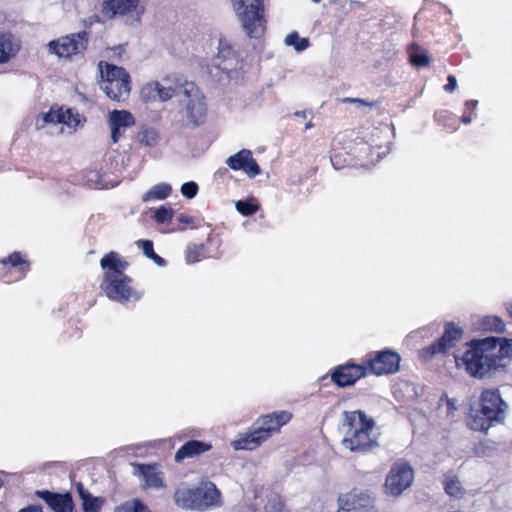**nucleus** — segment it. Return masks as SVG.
Masks as SVG:
<instances>
[{
  "label": "nucleus",
  "mask_w": 512,
  "mask_h": 512,
  "mask_svg": "<svg viewBox=\"0 0 512 512\" xmlns=\"http://www.w3.org/2000/svg\"><path fill=\"white\" fill-rule=\"evenodd\" d=\"M19 512H42V509L37 506H30V507L21 509Z\"/></svg>",
  "instance_id": "nucleus-46"
},
{
  "label": "nucleus",
  "mask_w": 512,
  "mask_h": 512,
  "mask_svg": "<svg viewBox=\"0 0 512 512\" xmlns=\"http://www.w3.org/2000/svg\"><path fill=\"white\" fill-rule=\"evenodd\" d=\"M476 325L479 329L485 331L502 332L505 328L503 320L498 316H485Z\"/></svg>",
  "instance_id": "nucleus-30"
},
{
  "label": "nucleus",
  "mask_w": 512,
  "mask_h": 512,
  "mask_svg": "<svg viewBox=\"0 0 512 512\" xmlns=\"http://www.w3.org/2000/svg\"><path fill=\"white\" fill-rule=\"evenodd\" d=\"M86 45L87 33L81 32L51 41L48 47L50 52L55 53L59 57H70L73 54L82 52Z\"/></svg>",
  "instance_id": "nucleus-13"
},
{
  "label": "nucleus",
  "mask_w": 512,
  "mask_h": 512,
  "mask_svg": "<svg viewBox=\"0 0 512 512\" xmlns=\"http://www.w3.org/2000/svg\"><path fill=\"white\" fill-rule=\"evenodd\" d=\"M430 61V57L426 54H414L411 56V62L416 67H425Z\"/></svg>",
  "instance_id": "nucleus-40"
},
{
  "label": "nucleus",
  "mask_w": 512,
  "mask_h": 512,
  "mask_svg": "<svg viewBox=\"0 0 512 512\" xmlns=\"http://www.w3.org/2000/svg\"><path fill=\"white\" fill-rule=\"evenodd\" d=\"M444 489L445 492L452 498L460 499L465 494V489L459 477L453 472H448L444 476Z\"/></svg>",
  "instance_id": "nucleus-27"
},
{
  "label": "nucleus",
  "mask_w": 512,
  "mask_h": 512,
  "mask_svg": "<svg viewBox=\"0 0 512 512\" xmlns=\"http://www.w3.org/2000/svg\"><path fill=\"white\" fill-rule=\"evenodd\" d=\"M339 430L343 435L341 444L351 452H367L378 446L376 423L363 411H344Z\"/></svg>",
  "instance_id": "nucleus-2"
},
{
  "label": "nucleus",
  "mask_w": 512,
  "mask_h": 512,
  "mask_svg": "<svg viewBox=\"0 0 512 512\" xmlns=\"http://www.w3.org/2000/svg\"><path fill=\"white\" fill-rule=\"evenodd\" d=\"M114 512H150L149 509L139 500L125 502L116 507Z\"/></svg>",
  "instance_id": "nucleus-33"
},
{
  "label": "nucleus",
  "mask_w": 512,
  "mask_h": 512,
  "mask_svg": "<svg viewBox=\"0 0 512 512\" xmlns=\"http://www.w3.org/2000/svg\"><path fill=\"white\" fill-rule=\"evenodd\" d=\"M100 265L103 269L110 270V272H106L102 284L110 299L124 302L130 299L138 300L140 298V295L134 292L129 286V278L123 277L122 279H118V276H121L126 269L127 263L121 260L117 253L110 252L105 255L101 259Z\"/></svg>",
  "instance_id": "nucleus-3"
},
{
  "label": "nucleus",
  "mask_w": 512,
  "mask_h": 512,
  "mask_svg": "<svg viewBox=\"0 0 512 512\" xmlns=\"http://www.w3.org/2000/svg\"><path fill=\"white\" fill-rule=\"evenodd\" d=\"M178 221L186 225L192 224L194 222L193 218L188 215H180L178 217Z\"/></svg>",
  "instance_id": "nucleus-45"
},
{
  "label": "nucleus",
  "mask_w": 512,
  "mask_h": 512,
  "mask_svg": "<svg viewBox=\"0 0 512 512\" xmlns=\"http://www.w3.org/2000/svg\"><path fill=\"white\" fill-rule=\"evenodd\" d=\"M4 263H9L11 266L15 267L21 264H24L25 262L21 259V256L19 253H13L6 260L3 261Z\"/></svg>",
  "instance_id": "nucleus-42"
},
{
  "label": "nucleus",
  "mask_w": 512,
  "mask_h": 512,
  "mask_svg": "<svg viewBox=\"0 0 512 512\" xmlns=\"http://www.w3.org/2000/svg\"><path fill=\"white\" fill-rule=\"evenodd\" d=\"M153 218L158 224H164L172 220L173 210L170 207L162 206L154 211Z\"/></svg>",
  "instance_id": "nucleus-34"
},
{
  "label": "nucleus",
  "mask_w": 512,
  "mask_h": 512,
  "mask_svg": "<svg viewBox=\"0 0 512 512\" xmlns=\"http://www.w3.org/2000/svg\"><path fill=\"white\" fill-rule=\"evenodd\" d=\"M154 261L160 264V263H162L164 260H163L160 256H158V255H157L156 260H154Z\"/></svg>",
  "instance_id": "nucleus-51"
},
{
  "label": "nucleus",
  "mask_w": 512,
  "mask_h": 512,
  "mask_svg": "<svg viewBox=\"0 0 512 512\" xmlns=\"http://www.w3.org/2000/svg\"><path fill=\"white\" fill-rule=\"evenodd\" d=\"M506 409L507 404L499 390H484L480 397V408L471 409L468 425L475 431H488L490 427L504 420Z\"/></svg>",
  "instance_id": "nucleus-4"
},
{
  "label": "nucleus",
  "mask_w": 512,
  "mask_h": 512,
  "mask_svg": "<svg viewBox=\"0 0 512 512\" xmlns=\"http://www.w3.org/2000/svg\"><path fill=\"white\" fill-rule=\"evenodd\" d=\"M312 127H313L312 122H308V123H306V125H305V129H306V130H308V129L312 128Z\"/></svg>",
  "instance_id": "nucleus-50"
},
{
  "label": "nucleus",
  "mask_w": 512,
  "mask_h": 512,
  "mask_svg": "<svg viewBox=\"0 0 512 512\" xmlns=\"http://www.w3.org/2000/svg\"><path fill=\"white\" fill-rule=\"evenodd\" d=\"M462 121L466 124L470 123L472 121V117L470 115H463Z\"/></svg>",
  "instance_id": "nucleus-49"
},
{
  "label": "nucleus",
  "mask_w": 512,
  "mask_h": 512,
  "mask_svg": "<svg viewBox=\"0 0 512 512\" xmlns=\"http://www.w3.org/2000/svg\"><path fill=\"white\" fill-rule=\"evenodd\" d=\"M220 492L216 486L207 482L199 487L190 488L180 485L174 493V501L183 509L205 510L219 503Z\"/></svg>",
  "instance_id": "nucleus-6"
},
{
  "label": "nucleus",
  "mask_w": 512,
  "mask_h": 512,
  "mask_svg": "<svg viewBox=\"0 0 512 512\" xmlns=\"http://www.w3.org/2000/svg\"><path fill=\"white\" fill-rule=\"evenodd\" d=\"M159 139V134L154 128L143 127L136 134V141L142 146L154 147Z\"/></svg>",
  "instance_id": "nucleus-29"
},
{
  "label": "nucleus",
  "mask_w": 512,
  "mask_h": 512,
  "mask_svg": "<svg viewBox=\"0 0 512 512\" xmlns=\"http://www.w3.org/2000/svg\"><path fill=\"white\" fill-rule=\"evenodd\" d=\"M231 3L246 36L260 38L267 23L264 0H231Z\"/></svg>",
  "instance_id": "nucleus-5"
},
{
  "label": "nucleus",
  "mask_w": 512,
  "mask_h": 512,
  "mask_svg": "<svg viewBox=\"0 0 512 512\" xmlns=\"http://www.w3.org/2000/svg\"><path fill=\"white\" fill-rule=\"evenodd\" d=\"M62 115L63 117H61V123L69 128V132H71V130H75L81 123L80 115L74 113L70 108H62Z\"/></svg>",
  "instance_id": "nucleus-32"
},
{
  "label": "nucleus",
  "mask_w": 512,
  "mask_h": 512,
  "mask_svg": "<svg viewBox=\"0 0 512 512\" xmlns=\"http://www.w3.org/2000/svg\"><path fill=\"white\" fill-rule=\"evenodd\" d=\"M19 50V46L14 42L9 34H0V64L9 62Z\"/></svg>",
  "instance_id": "nucleus-26"
},
{
  "label": "nucleus",
  "mask_w": 512,
  "mask_h": 512,
  "mask_svg": "<svg viewBox=\"0 0 512 512\" xmlns=\"http://www.w3.org/2000/svg\"><path fill=\"white\" fill-rule=\"evenodd\" d=\"M314 3H319L321 0H311Z\"/></svg>",
  "instance_id": "nucleus-52"
},
{
  "label": "nucleus",
  "mask_w": 512,
  "mask_h": 512,
  "mask_svg": "<svg viewBox=\"0 0 512 512\" xmlns=\"http://www.w3.org/2000/svg\"><path fill=\"white\" fill-rule=\"evenodd\" d=\"M341 101L343 103H354V104L357 105L358 108H362V107H375L376 106L375 102H369L367 100L360 99V98H350V97H347V98L342 99Z\"/></svg>",
  "instance_id": "nucleus-41"
},
{
  "label": "nucleus",
  "mask_w": 512,
  "mask_h": 512,
  "mask_svg": "<svg viewBox=\"0 0 512 512\" xmlns=\"http://www.w3.org/2000/svg\"><path fill=\"white\" fill-rule=\"evenodd\" d=\"M226 164L232 170L243 171L250 178H254L261 172L259 165L252 157L251 151L247 149H242L236 154L228 157Z\"/></svg>",
  "instance_id": "nucleus-16"
},
{
  "label": "nucleus",
  "mask_w": 512,
  "mask_h": 512,
  "mask_svg": "<svg viewBox=\"0 0 512 512\" xmlns=\"http://www.w3.org/2000/svg\"><path fill=\"white\" fill-rule=\"evenodd\" d=\"M236 63L237 59L231 51L230 47H221L215 59L214 66L229 75L230 72L235 68Z\"/></svg>",
  "instance_id": "nucleus-25"
},
{
  "label": "nucleus",
  "mask_w": 512,
  "mask_h": 512,
  "mask_svg": "<svg viewBox=\"0 0 512 512\" xmlns=\"http://www.w3.org/2000/svg\"><path fill=\"white\" fill-rule=\"evenodd\" d=\"M505 358H512V339L489 337L475 341L462 355H455L458 367L464 366L466 371L478 378L499 367H504Z\"/></svg>",
  "instance_id": "nucleus-1"
},
{
  "label": "nucleus",
  "mask_w": 512,
  "mask_h": 512,
  "mask_svg": "<svg viewBox=\"0 0 512 512\" xmlns=\"http://www.w3.org/2000/svg\"><path fill=\"white\" fill-rule=\"evenodd\" d=\"M136 244L142 248L146 257L156 260L157 254L154 252L153 243L150 240H139Z\"/></svg>",
  "instance_id": "nucleus-37"
},
{
  "label": "nucleus",
  "mask_w": 512,
  "mask_h": 512,
  "mask_svg": "<svg viewBox=\"0 0 512 512\" xmlns=\"http://www.w3.org/2000/svg\"><path fill=\"white\" fill-rule=\"evenodd\" d=\"M294 115L298 118L305 119L307 117V111H296Z\"/></svg>",
  "instance_id": "nucleus-47"
},
{
  "label": "nucleus",
  "mask_w": 512,
  "mask_h": 512,
  "mask_svg": "<svg viewBox=\"0 0 512 512\" xmlns=\"http://www.w3.org/2000/svg\"><path fill=\"white\" fill-rule=\"evenodd\" d=\"M292 418V414L288 411H275L260 416L253 424L261 434L263 439L267 441L273 434L279 433L282 426L287 424Z\"/></svg>",
  "instance_id": "nucleus-14"
},
{
  "label": "nucleus",
  "mask_w": 512,
  "mask_h": 512,
  "mask_svg": "<svg viewBox=\"0 0 512 512\" xmlns=\"http://www.w3.org/2000/svg\"><path fill=\"white\" fill-rule=\"evenodd\" d=\"M284 43L287 46H293L297 52H302L306 50L309 46V41L307 38H300L297 32L289 33L285 39Z\"/></svg>",
  "instance_id": "nucleus-31"
},
{
  "label": "nucleus",
  "mask_w": 512,
  "mask_h": 512,
  "mask_svg": "<svg viewBox=\"0 0 512 512\" xmlns=\"http://www.w3.org/2000/svg\"><path fill=\"white\" fill-rule=\"evenodd\" d=\"M139 0H105L102 4V13L108 18L124 15L136 10Z\"/></svg>",
  "instance_id": "nucleus-20"
},
{
  "label": "nucleus",
  "mask_w": 512,
  "mask_h": 512,
  "mask_svg": "<svg viewBox=\"0 0 512 512\" xmlns=\"http://www.w3.org/2000/svg\"><path fill=\"white\" fill-rule=\"evenodd\" d=\"M76 489L79 495V498L82 501V508L84 512H99L102 505L104 504V499L101 497L93 496L81 483L76 484Z\"/></svg>",
  "instance_id": "nucleus-24"
},
{
  "label": "nucleus",
  "mask_w": 512,
  "mask_h": 512,
  "mask_svg": "<svg viewBox=\"0 0 512 512\" xmlns=\"http://www.w3.org/2000/svg\"><path fill=\"white\" fill-rule=\"evenodd\" d=\"M509 311H510V313H512V306H511V309L509 308Z\"/></svg>",
  "instance_id": "nucleus-54"
},
{
  "label": "nucleus",
  "mask_w": 512,
  "mask_h": 512,
  "mask_svg": "<svg viewBox=\"0 0 512 512\" xmlns=\"http://www.w3.org/2000/svg\"><path fill=\"white\" fill-rule=\"evenodd\" d=\"M211 449V445L202 441L191 440L181 446L175 454V461L181 462L185 458H192Z\"/></svg>",
  "instance_id": "nucleus-23"
},
{
  "label": "nucleus",
  "mask_w": 512,
  "mask_h": 512,
  "mask_svg": "<svg viewBox=\"0 0 512 512\" xmlns=\"http://www.w3.org/2000/svg\"><path fill=\"white\" fill-rule=\"evenodd\" d=\"M400 357L397 353L385 350L378 352L376 356L369 360L367 371L375 375L392 374L399 369Z\"/></svg>",
  "instance_id": "nucleus-15"
},
{
  "label": "nucleus",
  "mask_w": 512,
  "mask_h": 512,
  "mask_svg": "<svg viewBox=\"0 0 512 512\" xmlns=\"http://www.w3.org/2000/svg\"><path fill=\"white\" fill-rule=\"evenodd\" d=\"M184 83L176 76H166L161 81L146 83L140 92L145 102L168 101L174 96H181Z\"/></svg>",
  "instance_id": "nucleus-9"
},
{
  "label": "nucleus",
  "mask_w": 512,
  "mask_h": 512,
  "mask_svg": "<svg viewBox=\"0 0 512 512\" xmlns=\"http://www.w3.org/2000/svg\"><path fill=\"white\" fill-rule=\"evenodd\" d=\"M134 474L142 477L145 487L158 489L164 486L163 474L152 466L137 465Z\"/></svg>",
  "instance_id": "nucleus-22"
},
{
  "label": "nucleus",
  "mask_w": 512,
  "mask_h": 512,
  "mask_svg": "<svg viewBox=\"0 0 512 512\" xmlns=\"http://www.w3.org/2000/svg\"><path fill=\"white\" fill-rule=\"evenodd\" d=\"M134 124V117L125 110H114L109 113L108 125L111 130V140L117 143L127 128Z\"/></svg>",
  "instance_id": "nucleus-17"
},
{
  "label": "nucleus",
  "mask_w": 512,
  "mask_h": 512,
  "mask_svg": "<svg viewBox=\"0 0 512 512\" xmlns=\"http://www.w3.org/2000/svg\"><path fill=\"white\" fill-rule=\"evenodd\" d=\"M367 374V367L361 365H345L339 367L333 374L332 380L340 387L353 385L359 378Z\"/></svg>",
  "instance_id": "nucleus-18"
},
{
  "label": "nucleus",
  "mask_w": 512,
  "mask_h": 512,
  "mask_svg": "<svg viewBox=\"0 0 512 512\" xmlns=\"http://www.w3.org/2000/svg\"><path fill=\"white\" fill-rule=\"evenodd\" d=\"M197 191H198V186L195 182L184 183L181 187V193L189 199L195 197V195L197 194Z\"/></svg>",
  "instance_id": "nucleus-39"
},
{
  "label": "nucleus",
  "mask_w": 512,
  "mask_h": 512,
  "mask_svg": "<svg viewBox=\"0 0 512 512\" xmlns=\"http://www.w3.org/2000/svg\"><path fill=\"white\" fill-rule=\"evenodd\" d=\"M447 80H448V83L444 86V90L446 92L452 93L457 87L456 77L453 75H449Z\"/></svg>",
  "instance_id": "nucleus-43"
},
{
  "label": "nucleus",
  "mask_w": 512,
  "mask_h": 512,
  "mask_svg": "<svg viewBox=\"0 0 512 512\" xmlns=\"http://www.w3.org/2000/svg\"><path fill=\"white\" fill-rule=\"evenodd\" d=\"M414 481V470L411 465L404 461H396L385 480V491L390 496H400L410 488Z\"/></svg>",
  "instance_id": "nucleus-10"
},
{
  "label": "nucleus",
  "mask_w": 512,
  "mask_h": 512,
  "mask_svg": "<svg viewBox=\"0 0 512 512\" xmlns=\"http://www.w3.org/2000/svg\"><path fill=\"white\" fill-rule=\"evenodd\" d=\"M198 260H199L198 250L196 248L194 250H190L187 254V261L189 263H194V262H197Z\"/></svg>",
  "instance_id": "nucleus-44"
},
{
  "label": "nucleus",
  "mask_w": 512,
  "mask_h": 512,
  "mask_svg": "<svg viewBox=\"0 0 512 512\" xmlns=\"http://www.w3.org/2000/svg\"><path fill=\"white\" fill-rule=\"evenodd\" d=\"M338 512H376L374 498L368 492L352 490L339 496Z\"/></svg>",
  "instance_id": "nucleus-11"
},
{
  "label": "nucleus",
  "mask_w": 512,
  "mask_h": 512,
  "mask_svg": "<svg viewBox=\"0 0 512 512\" xmlns=\"http://www.w3.org/2000/svg\"><path fill=\"white\" fill-rule=\"evenodd\" d=\"M265 440L258 434V430L253 424L247 433L239 434L238 437L232 441L231 445L234 450H254L259 447Z\"/></svg>",
  "instance_id": "nucleus-21"
},
{
  "label": "nucleus",
  "mask_w": 512,
  "mask_h": 512,
  "mask_svg": "<svg viewBox=\"0 0 512 512\" xmlns=\"http://www.w3.org/2000/svg\"><path fill=\"white\" fill-rule=\"evenodd\" d=\"M171 191L172 188L169 184H157L142 196V201L149 202L151 200H164L171 194Z\"/></svg>",
  "instance_id": "nucleus-28"
},
{
  "label": "nucleus",
  "mask_w": 512,
  "mask_h": 512,
  "mask_svg": "<svg viewBox=\"0 0 512 512\" xmlns=\"http://www.w3.org/2000/svg\"><path fill=\"white\" fill-rule=\"evenodd\" d=\"M468 107L472 108V109H475L478 105V101L477 100H470L467 102L466 104Z\"/></svg>",
  "instance_id": "nucleus-48"
},
{
  "label": "nucleus",
  "mask_w": 512,
  "mask_h": 512,
  "mask_svg": "<svg viewBox=\"0 0 512 512\" xmlns=\"http://www.w3.org/2000/svg\"><path fill=\"white\" fill-rule=\"evenodd\" d=\"M236 210L244 215V216H250L257 212L258 206L251 204L247 201L239 200L235 203Z\"/></svg>",
  "instance_id": "nucleus-35"
},
{
  "label": "nucleus",
  "mask_w": 512,
  "mask_h": 512,
  "mask_svg": "<svg viewBox=\"0 0 512 512\" xmlns=\"http://www.w3.org/2000/svg\"><path fill=\"white\" fill-rule=\"evenodd\" d=\"M98 70L101 78V90L112 100H125L131 90L128 72L122 67L104 61L99 62Z\"/></svg>",
  "instance_id": "nucleus-7"
},
{
  "label": "nucleus",
  "mask_w": 512,
  "mask_h": 512,
  "mask_svg": "<svg viewBox=\"0 0 512 512\" xmlns=\"http://www.w3.org/2000/svg\"><path fill=\"white\" fill-rule=\"evenodd\" d=\"M462 337V330L447 323L443 336L432 345L421 350V357L428 360L437 354H445L452 349Z\"/></svg>",
  "instance_id": "nucleus-12"
},
{
  "label": "nucleus",
  "mask_w": 512,
  "mask_h": 512,
  "mask_svg": "<svg viewBox=\"0 0 512 512\" xmlns=\"http://www.w3.org/2000/svg\"><path fill=\"white\" fill-rule=\"evenodd\" d=\"M62 115V107L60 108H51V110L44 114L43 123H61Z\"/></svg>",
  "instance_id": "nucleus-36"
},
{
  "label": "nucleus",
  "mask_w": 512,
  "mask_h": 512,
  "mask_svg": "<svg viewBox=\"0 0 512 512\" xmlns=\"http://www.w3.org/2000/svg\"><path fill=\"white\" fill-rule=\"evenodd\" d=\"M180 102L184 107V116L190 124L199 126L204 123L206 104L203 94L194 83L184 82Z\"/></svg>",
  "instance_id": "nucleus-8"
},
{
  "label": "nucleus",
  "mask_w": 512,
  "mask_h": 512,
  "mask_svg": "<svg viewBox=\"0 0 512 512\" xmlns=\"http://www.w3.org/2000/svg\"><path fill=\"white\" fill-rule=\"evenodd\" d=\"M440 408H445L447 416H453L454 412L457 410L455 400L447 397L440 399Z\"/></svg>",
  "instance_id": "nucleus-38"
},
{
  "label": "nucleus",
  "mask_w": 512,
  "mask_h": 512,
  "mask_svg": "<svg viewBox=\"0 0 512 512\" xmlns=\"http://www.w3.org/2000/svg\"><path fill=\"white\" fill-rule=\"evenodd\" d=\"M41 497L54 512H72L73 501L69 494H57L49 491H38Z\"/></svg>",
  "instance_id": "nucleus-19"
},
{
  "label": "nucleus",
  "mask_w": 512,
  "mask_h": 512,
  "mask_svg": "<svg viewBox=\"0 0 512 512\" xmlns=\"http://www.w3.org/2000/svg\"><path fill=\"white\" fill-rule=\"evenodd\" d=\"M143 13V9L140 10V12H137V15L139 16V14H142Z\"/></svg>",
  "instance_id": "nucleus-53"
}]
</instances>
